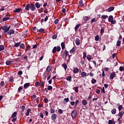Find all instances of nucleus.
Wrapping results in <instances>:
<instances>
[{"label": "nucleus", "instance_id": "864d4df0", "mask_svg": "<svg viewBox=\"0 0 124 124\" xmlns=\"http://www.w3.org/2000/svg\"><path fill=\"white\" fill-rule=\"evenodd\" d=\"M94 22H95V18L91 19V23L93 24V23H94Z\"/></svg>", "mask_w": 124, "mask_h": 124}, {"label": "nucleus", "instance_id": "2eb2a0df", "mask_svg": "<svg viewBox=\"0 0 124 124\" xmlns=\"http://www.w3.org/2000/svg\"><path fill=\"white\" fill-rule=\"evenodd\" d=\"M20 11H22V8H16V10L14 11V12H16V13L20 12Z\"/></svg>", "mask_w": 124, "mask_h": 124}, {"label": "nucleus", "instance_id": "603ef678", "mask_svg": "<svg viewBox=\"0 0 124 124\" xmlns=\"http://www.w3.org/2000/svg\"><path fill=\"white\" fill-rule=\"evenodd\" d=\"M26 107H25V106H22L21 107V111L22 112H24V111H25V109Z\"/></svg>", "mask_w": 124, "mask_h": 124}, {"label": "nucleus", "instance_id": "a19ab883", "mask_svg": "<svg viewBox=\"0 0 124 124\" xmlns=\"http://www.w3.org/2000/svg\"><path fill=\"white\" fill-rule=\"evenodd\" d=\"M36 87H38V86H40V83L39 81H36L35 83Z\"/></svg>", "mask_w": 124, "mask_h": 124}, {"label": "nucleus", "instance_id": "6ab92c4d", "mask_svg": "<svg viewBox=\"0 0 124 124\" xmlns=\"http://www.w3.org/2000/svg\"><path fill=\"white\" fill-rule=\"evenodd\" d=\"M91 19V17L90 16H84V21H89V20H90Z\"/></svg>", "mask_w": 124, "mask_h": 124}, {"label": "nucleus", "instance_id": "bf43d9fd", "mask_svg": "<svg viewBox=\"0 0 124 124\" xmlns=\"http://www.w3.org/2000/svg\"><path fill=\"white\" fill-rule=\"evenodd\" d=\"M58 113H59V114H62V110L61 109H59L58 110Z\"/></svg>", "mask_w": 124, "mask_h": 124}, {"label": "nucleus", "instance_id": "37998d69", "mask_svg": "<svg viewBox=\"0 0 124 124\" xmlns=\"http://www.w3.org/2000/svg\"><path fill=\"white\" fill-rule=\"evenodd\" d=\"M120 71H124V67L120 66L119 68Z\"/></svg>", "mask_w": 124, "mask_h": 124}, {"label": "nucleus", "instance_id": "f03ea898", "mask_svg": "<svg viewBox=\"0 0 124 124\" xmlns=\"http://www.w3.org/2000/svg\"><path fill=\"white\" fill-rule=\"evenodd\" d=\"M108 22L109 23H111L112 25H115L117 22L115 20H114V17H113V16H109L108 17Z\"/></svg>", "mask_w": 124, "mask_h": 124}, {"label": "nucleus", "instance_id": "58836bf2", "mask_svg": "<svg viewBox=\"0 0 124 124\" xmlns=\"http://www.w3.org/2000/svg\"><path fill=\"white\" fill-rule=\"evenodd\" d=\"M95 40L96 41H98V40H99V35H96L95 36Z\"/></svg>", "mask_w": 124, "mask_h": 124}, {"label": "nucleus", "instance_id": "5701e85b", "mask_svg": "<svg viewBox=\"0 0 124 124\" xmlns=\"http://www.w3.org/2000/svg\"><path fill=\"white\" fill-rule=\"evenodd\" d=\"M76 49H75V47H73L70 50V54H73L74 52H75Z\"/></svg>", "mask_w": 124, "mask_h": 124}, {"label": "nucleus", "instance_id": "e433bc0d", "mask_svg": "<svg viewBox=\"0 0 124 124\" xmlns=\"http://www.w3.org/2000/svg\"><path fill=\"white\" fill-rule=\"evenodd\" d=\"M116 124V122L115 121L112 120H109L108 121V124Z\"/></svg>", "mask_w": 124, "mask_h": 124}, {"label": "nucleus", "instance_id": "6e6552de", "mask_svg": "<svg viewBox=\"0 0 124 124\" xmlns=\"http://www.w3.org/2000/svg\"><path fill=\"white\" fill-rule=\"evenodd\" d=\"M76 114H77V111L76 110H73L72 112L71 116L73 119H74L76 117Z\"/></svg>", "mask_w": 124, "mask_h": 124}, {"label": "nucleus", "instance_id": "774afa93", "mask_svg": "<svg viewBox=\"0 0 124 124\" xmlns=\"http://www.w3.org/2000/svg\"><path fill=\"white\" fill-rule=\"evenodd\" d=\"M58 23H59V19H57L55 20L54 21V23L55 24H58Z\"/></svg>", "mask_w": 124, "mask_h": 124}, {"label": "nucleus", "instance_id": "13d9d810", "mask_svg": "<svg viewBox=\"0 0 124 124\" xmlns=\"http://www.w3.org/2000/svg\"><path fill=\"white\" fill-rule=\"evenodd\" d=\"M80 63L82 65H84L85 63V61L84 60H83V59H82L81 61H80Z\"/></svg>", "mask_w": 124, "mask_h": 124}, {"label": "nucleus", "instance_id": "9d476101", "mask_svg": "<svg viewBox=\"0 0 124 124\" xmlns=\"http://www.w3.org/2000/svg\"><path fill=\"white\" fill-rule=\"evenodd\" d=\"M30 8L32 11H34V10H35V6H34V4H31L30 5Z\"/></svg>", "mask_w": 124, "mask_h": 124}, {"label": "nucleus", "instance_id": "c9c22d12", "mask_svg": "<svg viewBox=\"0 0 124 124\" xmlns=\"http://www.w3.org/2000/svg\"><path fill=\"white\" fill-rule=\"evenodd\" d=\"M101 18H102V19H103L104 20H105L107 18H108V16H107V15H102V16H101Z\"/></svg>", "mask_w": 124, "mask_h": 124}, {"label": "nucleus", "instance_id": "39448f33", "mask_svg": "<svg viewBox=\"0 0 124 124\" xmlns=\"http://www.w3.org/2000/svg\"><path fill=\"white\" fill-rule=\"evenodd\" d=\"M14 33H15V31L11 29L9 31L5 33V35H11V34H14Z\"/></svg>", "mask_w": 124, "mask_h": 124}, {"label": "nucleus", "instance_id": "a878e982", "mask_svg": "<svg viewBox=\"0 0 124 124\" xmlns=\"http://www.w3.org/2000/svg\"><path fill=\"white\" fill-rule=\"evenodd\" d=\"M111 113L112 114H113V115H115V114H116V113H117V109L116 108H113L112 110H111Z\"/></svg>", "mask_w": 124, "mask_h": 124}, {"label": "nucleus", "instance_id": "69168bd1", "mask_svg": "<svg viewBox=\"0 0 124 124\" xmlns=\"http://www.w3.org/2000/svg\"><path fill=\"white\" fill-rule=\"evenodd\" d=\"M31 49V46H27V50L29 51Z\"/></svg>", "mask_w": 124, "mask_h": 124}, {"label": "nucleus", "instance_id": "f257e3e1", "mask_svg": "<svg viewBox=\"0 0 124 124\" xmlns=\"http://www.w3.org/2000/svg\"><path fill=\"white\" fill-rule=\"evenodd\" d=\"M63 55L65 57V61H67V62H69V61H70V57H71L69 55V52L67 51V50H65L63 52Z\"/></svg>", "mask_w": 124, "mask_h": 124}, {"label": "nucleus", "instance_id": "052dcab7", "mask_svg": "<svg viewBox=\"0 0 124 124\" xmlns=\"http://www.w3.org/2000/svg\"><path fill=\"white\" fill-rule=\"evenodd\" d=\"M4 85V81H1L0 86H1V87H2V86H3Z\"/></svg>", "mask_w": 124, "mask_h": 124}, {"label": "nucleus", "instance_id": "f3484780", "mask_svg": "<svg viewBox=\"0 0 124 124\" xmlns=\"http://www.w3.org/2000/svg\"><path fill=\"white\" fill-rule=\"evenodd\" d=\"M30 87V83H26L24 85V89H28Z\"/></svg>", "mask_w": 124, "mask_h": 124}, {"label": "nucleus", "instance_id": "c756f323", "mask_svg": "<svg viewBox=\"0 0 124 124\" xmlns=\"http://www.w3.org/2000/svg\"><path fill=\"white\" fill-rule=\"evenodd\" d=\"M71 79H72V77L69 76L66 78L67 81H68L69 82H71Z\"/></svg>", "mask_w": 124, "mask_h": 124}, {"label": "nucleus", "instance_id": "bb28decb", "mask_svg": "<svg viewBox=\"0 0 124 124\" xmlns=\"http://www.w3.org/2000/svg\"><path fill=\"white\" fill-rule=\"evenodd\" d=\"M35 5L37 8H39L40 7V3L38 2H36Z\"/></svg>", "mask_w": 124, "mask_h": 124}, {"label": "nucleus", "instance_id": "a18cd8bd", "mask_svg": "<svg viewBox=\"0 0 124 124\" xmlns=\"http://www.w3.org/2000/svg\"><path fill=\"white\" fill-rule=\"evenodd\" d=\"M22 90H23V87L20 86L19 87L18 89V92L19 93H21V91H22Z\"/></svg>", "mask_w": 124, "mask_h": 124}, {"label": "nucleus", "instance_id": "c03bdc74", "mask_svg": "<svg viewBox=\"0 0 124 124\" xmlns=\"http://www.w3.org/2000/svg\"><path fill=\"white\" fill-rule=\"evenodd\" d=\"M87 59L88 61H91V60H92V56H91V55H88L87 56Z\"/></svg>", "mask_w": 124, "mask_h": 124}, {"label": "nucleus", "instance_id": "0e129e2a", "mask_svg": "<svg viewBox=\"0 0 124 124\" xmlns=\"http://www.w3.org/2000/svg\"><path fill=\"white\" fill-rule=\"evenodd\" d=\"M118 122H119V124H122V121H121V118H119L118 119Z\"/></svg>", "mask_w": 124, "mask_h": 124}, {"label": "nucleus", "instance_id": "49530a36", "mask_svg": "<svg viewBox=\"0 0 124 124\" xmlns=\"http://www.w3.org/2000/svg\"><path fill=\"white\" fill-rule=\"evenodd\" d=\"M62 66H63V67H64V68L65 70H66V68H67V65L66 64H65V63H63V64H62Z\"/></svg>", "mask_w": 124, "mask_h": 124}, {"label": "nucleus", "instance_id": "20e7f679", "mask_svg": "<svg viewBox=\"0 0 124 124\" xmlns=\"http://www.w3.org/2000/svg\"><path fill=\"white\" fill-rule=\"evenodd\" d=\"M60 51H61V46H55L52 50V52L54 53L56 52H60Z\"/></svg>", "mask_w": 124, "mask_h": 124}, {"label": "nucleus", "instance_id": "3c124183", "mask_svg": "<svg viewBox=\"0 0 124 124\" xmlns=\"http://www.w3.org/2000/svg\"><path fill=\"white\" fill-rule=\"evenodd\" d=\"M47 90H48V91H51V90H53V87L51 86H48L47 87Z\"/></svg>", "mask_w": 124, "mask_h": 124}, {"label": "nucleus", "instance_id": "f8f14e48", "mask_svg": "<svg viewBox=\"0 0 124 124\" xmlns=\"http://www.w3.org/2000/svg\"><path fill=\"white\" fill-rule=\"evenodd\" d=\"M16 116H17V112L15 111L12 114L11 117H12V119H14V118H16Z\"/></svg>", "mask_w": 124, "mask_h": 124}, {"label": "nucleus", "instance_id": "4be33fe9", "mask_svg": "<svg viewBox=\"0 0 124 124\" xmlns=\"http://www.w3.org/2000/svg\"><path fill=\"white\" fill-rule=\"evenodd\" d=\"M82 104L84 106L87 105V104H88V102H87V100L84 99L82 101Z\"/></svg>", "mask_w": 124, "mask_h": 124}, {"label": "nucleus", "instance_id": "de8ad7c7", "mask_svg": "<svg viewBox=\"0 0 124 124\" xmlns=\"http://www.w3.org/2000/svg\"><path fill=\"white\" fill-rule=\"evenodd\" d=\"M101 93H105V89L104 88V87H103L101 90Z\"/></svg>", "mask_w": 124, "mask_h": 124}, {"label": "nucleus", "instance_id": "4d7b16f0", "mask_svg": "<svg viewBox=\"0 0 124 124\" xmlns=\"http://www.w3.org/2000/svg\"><path fill=\"white\" fill-rule=\"evenodd\" d=\"M16 121H17V118H14L12 119V122L15 123V122H16Z\"/></svg>", "mask_w": 124, "mask_h": 124}, {"label": "nucleus", "instance_id": "7ed1b4c3", "mask_svg": "<svg viewBox=\"0 0 124 124\" xmlns=\"http://www.w3.org/2000/svg\"><path fill=\"white\" fill-rule=\"evenodd\" d=\"M2 30H3V31H4V32L6 33V32H7V31H9V30H10V26H8L7 25H5V26H3Z\"/></svg>", "mask_w": 124, "mask_h": 124}, {"label": "nucleus", "instance_id": "79ce46f5", "mask_svg": "<svg viewBox=\"0 0 124 124\" xmlns=\"http://www.w3.org/2000/svg\"><path fill=\"white\" fill-rule=\"evenodd\" d=\"M116 46H121V41L119 40L117 41V43H116Z\"/></svg>", "mask_w": 124, "mask_h": 124}, {"label": "nucleus", "instance_id": "4468645a", "mask_svg": "<svg viewBox=\"0 0 124 124\" xmlns=\"http://www.w3.org/2000/svg\"><path fill=\"white\" fill-rule=\"evenodd\" d=\"M31 108H28L26 112L25 113L26 116H28L30 115V112H31Z\"/></svg>", "mask_w": 124, "mask_h": 124}, {"label": "nucleus", "instance_id": "cd10ccee", "mask_svg": "<svg viewBox=\"0 0 124 124\" xmlns=\"http://www.w3.org/2000/svg\"><path fill=\"white\" fill-rule=\"evenodd\" d=\"M79 3V5H80V6H84V3H83V0H81L78 2Z\"/></svg>", "mask_w": 124, "mask_h": 124}, {"label": "nucleus", "instance_id": "dca6fc26", "mask_svg": "<svg viewBox=\"0 0 124 124\" xmlns=\"http://www.w3.org/2000/svg\"><path fill=\"white\" fill-rule=\"evenodd\" d=\"M115 9V8L114 7H110L108 9V12H111V11H113Z\"/></svg>", "mask_w": 124, "mask_h": 124}, {"label": "nucleus", "instance_id": "1a4fd4ad", "mask_svg": "<svg viewBox=\"0 0 124 124\" xmlns=\"http://www.w3.org/2000/svg\"><path fill=\"white\" fill-rule=\"evenodd\" d=\"M73 72L74 74H76L79 72V69H78L77 67H74L73 68Z\"/></svg>", "mask_w": 124, "mask_h": 124}, {"label": "nucleus", "instance_id": "aec40b11", "mask_svg": "<svg viewBox=\"0 0 124 124\" xmlns=\"http://www.w3.org/2000/svg\"><path fill=\"white\" fill-rule=\"evenodd\" d=\"M61 47H62V50H64V49H65V44H64V43L63 42H62L61 43Z\"/></svg>", "mask_w": 124, "mask_h": 124}, {"label": "nucleus", "instance_id": "412c9836", "mask_svg": "<svg viewBox=\"0 0 124 124\" xmlns=\"http://www.w3.org/2000/svg\"><path fill=\"white\" fill-rule=\"evenodd\" d=\"M30 8H31V4H28L25 7V9H26L27 11H29V10H30Z\"/></svg>", "mask_w": 124, "mask_h": 124}, {"label": "nucleus", "instance_id": "7c9ffc66", "mask_svg": "<svg viewBox=\"0 0 124 124\" xmlns=\"http://www.w3.org/2000/svg\"><path fill=\"white\" fill-rule=\"evenodd\" d=\"M80 24H78L77 25H76V26L75 27V31H77L78 30V29H79V27H80Z\"/></svg>", "mask_w": 124, "mask_h": 124}, {"label": "nucleus", "instance_id": "6e6d98bb", "mask_svg": "<svg viewBox=\"0 0 124 124\" xmlns=\"http://www.w3.org/2000/svg\"><path fill=\"white\" fill-rule=\"evenodd\" d=\"M45 84V83L43 82H41V83L40 84V86L41 87H44V85Z\"/></svg>", "mask_w": 124, "mask_h": 124}, {"label": "nucleus", "instance_id": "393cba45", "mask_svg": "<svg viewBox=\"0 0 124 124\" xmlns=\"http://www.w3.org/2000/svg\"><path fill=\"white\" fill-rule=\"evenodd\" d=\"M124 111H120L119 113V117H120V118H122V117H123V115H124Z\"/></svg>", "mask_w": 124, "mask_h": 124}, {"label": "nucleus", "instance_id": "680f3d73", "mask_svg": "<svg viewBox=\"0 0 124 124\" xmlns=\"http://www.w3.org/2000/svg\"><path fill=\"white\" fill-rule=\"evenodd\" d=\"M17 74L18 75H22V74H23V72L22 71H19L18 72Z\"/></svg>", "mask_w": 124, "mask_h": 124}, {"label": "nucleus", "instance_id": "c85d7f7f", "mask_svg": "<svg viewBox=\"0 0 124 124\" xmlns=\"http://www.w3.org/2000/svg\"><path fill=\"white\" fill-rule=\"evenodd\" d=\"M50 112L51 114H54L55 113V108H51L50 109Z\"/></svg>", "mask_w": 124, "mask_h": 124}, {"label": "nucleus", "instance_id": "e2e57ef3", "mask_svg": "<svg viewBox=\"0 0 124 124\" xmlns=\"http://www.w3.org/2000/svg\"><path fill=\"white\" fill-rule=\"evenodd\" d=\"M75 91L76 93H78V87H76L75 88Z\"/></svg>", "mask_w": 124, "mask_h": 124}, {"label": "nucleus", "instance_id": "f704fd0d", "mask_svg": "<svg viewBox=\"0 0 124 124\" xmlns=\"http://www.w3.org/2000/svg\"><path fill=\"white\" fill-rule=\"evenodd\" d=\"M4 50V46L3 45L0 46V52Z\"/></svg>", "mask_w": 124, "mask_h": 124}, {"label": "nucleus", "instance_id": "ea45409f", "mask_svg": "<svg viewBox=\"0 0 124 124\" xmlns=\"http://www.w3.org/2000/svg\"><path fill=\"white\" fill-rule=\"evenodd\" d=\"M10 19V18L9 17H4L3 18V21H7V20H9Z\"/></svg>", "mask_w": 124, "mask_h": 124}, {"label": "nucleus", "instance_id": "338daca9", "mask_svg": "<svg viewBox=\"0 0 124 124\" xmlns=\"http://www.w3.org/2000/svg\"><path fill=\"white\" fill-rule=\"evenodd\" d=\"M100 32L101 33H103L104 32V29L101 28Z\"/></svg>", "mask_w": 124, "mask_h": 124}, {"label": "nucleus", "instance_id": "4c0bfd02", "mask_svg": "<svg viewBox=\"0 0 124 124\" xmlns=\"http://www.w3.org/2000/svg\"><path fill=\"white\" fill-rule=\"evenodd\" d=\"M20 48L21 49H25V44H21L20 45Z\"/></svg>", "mask_w": 124, "mask_h": 124}, {"label": "nucleus", "instance_id": "423d86ee", "mask_svg": "<svg viewBox=\"0 0 124 124\" xmlns=\"http://www.w3.org/2000/svg\"><path fill=\"white\" fill-rule=\"evenodd\" d=\"M115 76H116V73H115V72H112L110 74L109 79H110V80H113L114 78H115Z\"/></svg>", "mask_w": 124, "mask_h": 124}, {"label": "nucleus", "instance_id": "09e8293b", "mask_svg": "<svg viewBox=\"0 0 124 124\" xmlns=\"http://www.w3.org/2000/svg\"><path fill=\"white\" fill-rule=\"evenodd\" d=\"M57 37H58V35H57V34H54L52 36V39H57Z\"/></svg>", "mask_w": 124, "mask_h": 124}, {"label": "nucleus", "instance_id": "72a5a7b5", "mask_svg": "<svg viewBox=\"0 0 124 124\" xmlns=\"http://www.w3.org/2000/svg\"><path fill=\"white\" fill-rule=\"evenodd\" d=\"M81 75L82 77H85L87 76V73H86L84 72H82L81 73Z\"/></svg>", "mask_w": 124, "mask_h": 124}, {"label": "nucleus", "instance_id": "9b49d317", "mask_svg": "<svg viewBox=\"0 0 124 124\" xmlns=\"http://www.w3.org/2000/svg\"><path fill=\"white\" fill-rule=\"evenodd\" d=\"M14 62V61L13 60H11V61H7L6 62V64H7V65H10V64H12V62Z\"/></svg>", "mask_w": 124, "mask_h": 124}, {"label": "nucleus", "instance_id": "b1692460", "mask_svg": "<svg viewBox=\"0 0 124 124\" xmlns=\"http://www.w3.org/2000/svg\"><path fill=\"white\" fill-rule=\"evenodd\" d=\"M37 32H44V29H43V28H41L40 30L37 29Z\"/></svg>", "mask_w": 124, "mask_h": 124}, {"label": "nucleus", "instance_id": "ddd939ff", "mask_svg": "<svg viewBox=\"0 0 124 124\" xmlns=\"http://www.w3.org/2000/svg\"><path fill=\"white\" fill-rule=\"evenodd\" d=\"M76 45H80V39L79 38H77L75 40Z\"/></svg>", "mask_w": 124, "mask_h": 124}, {"label": "nucleus", "instance_id": "5fc2aeb1", "mask_svg": "<svg viewBox=\"0 0 124 124\" xmlns=\"http://www.w3.org/2000/svg\"><path fill=\"white\" fill-rule=\"evenodd\" d=\"M86 57H87V54H86L85 52H83V59H84V60H85V59H86Z\"/></svg>", "mask_w": 124, "mask_h": 124}, {"label": "nucleus", "instance_id": "2f4dec72", "mask_svg": "<svg viewBox=\"0 0 124 124\" xmlns=\"http://www.w3.org/2000/svg\"><path fill=\"white\" fill-rule=\"evenodd\" d=\"M51 69H52V67L51 66H48L46 68V71L47 72H50V71H51Z\"/></svg>", "mask_w": 124, "mask_h": 124}, {"label": "nucleus", "instance_id": "a211bd4d", "mask_svg": "<svg viewBox=\"0 0 124 124\" xmlns=\"http://www.w3.org/2000/svg\"><path fill=\"white\" fill-rule=\"evenodd\" d=\"M118 110L119 111V112H121V111H122V110H123V105H120V104H118Z\"/></svg>", "mask_w": 124, "mask_h": 124}, {"label": "nucleus", "instance_id": "8fccbe9b", "mask_svg": "<svg viewBox=\"0 0 124 124\" xmlns=\"http://www.w3.org/2000/svg\"><path fill=\"white\" fill-rule=\"evenodd\" d=\"M21 44V43L20 42L19 43H16L15 45V47H18V46H20V45Z\"/></svg>", "mask_w": 124, "mask_h": 124}, {"label": "nucleus", "instance_id": "473e14b6", "mask_svg": "<svg viewBox=\"0 0 124 124\" xmlns=\"http://www.w3.org/2000/svg\"><path fill=\"white\" fill-rule=\"evenodd\" d=\"M91 83L93 84H95V83H96V80L94 78H92L91 80Z\"/></svg>", "mask_w": 124, "mask_h": 124}, {"label": "nucleus", "instance_id": "0eeeda50", "mask_svg": "<svg viewBox=\"0 0 124 124\" xmlns=\"http://www.w3.org/2000/svg\"><path fill=\"white\" fill-rule=\"evenodd\" d=\"M57 114L53 113L51 115V120L52 121H56L57 120Z\"/></svg>", "mask_w": 124, "mask_h": 124}]
</instances>
